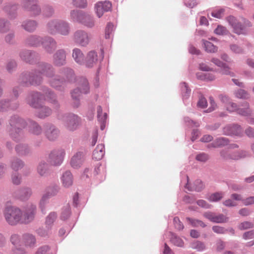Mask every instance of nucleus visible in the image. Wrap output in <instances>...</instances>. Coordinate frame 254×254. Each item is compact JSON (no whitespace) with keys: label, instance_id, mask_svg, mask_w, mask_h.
<instances>
[{"label":"nucleus","instance_id":"1","mask_svg":"<svg viewBox=\"0 0 254 254\" xmlns=\"http://www.w3.org/2000/svg\"><path fill=\"white\" fill-rule=\"evenodd\" d=\"M43 97L38 93H35L28 97L29 104L32 107L37 108V116L40 118H44L51 114V110L46 106H42Z\"/></svg>","mask_w":254,"mask_h":254},{"label":"nucleus","instance_id":"2","mask_svg":"<svg viewBox=\"0 0 254 254\" xmlns=\"http://www.w3.org/2000/svg\"><path fill=\"white\" fill-rule=\"evenodd\" d=\"M3 214L6 222L11 225L21 223L22 211L18 208L7 206L3 211Z\"/></svg>","mask_w":254,"mask_h":254},{"label":"nucleus","instance_id":"3","mask_svg":"<svg viewBox=\"0 0 254 254\" xmlns=\"http://www.w3.org/2000/svg\"><path fill=\"white\" fill-rule=\"evenodd\" d=\"M40 73L42 75H46L48 77H51L53 75V70L51 66L49 64H43L38 69V73L32 77V84H38L40 83L42 77Z\"/></svg>","mask_w":254,"mask_h":254},{"label":"nucleus","instance_id":"4","mask_svg":"<svg viewBox=\"0 0 254 254\" xmlns=\"http://www.w3.org/2000/svg\"><path fill=\"white\" fill-rule=\"evenodd\" d=\"M91 37L86 32L82 30L77 31L74 35V41L81 46H86L89 43Z\"/></svg>","mask_w":254,"mask_h":254},{"label":"nucleus","instance_id":"5","mask_svg":"<svg viewBox=\"0 0 254 254\" xmlns=\"http://www.w3.org/2000/svg\"><path fill=\"white\" fill-rule=\"evenodd\" d=\"M227 21L233 28V32L237 34L246 33L245 27L234 16H229L226 18Z\"/></svg>","mask_w":254,"mask_h":254},{"label":"nucleus","instance_id":"6","mask_svg":"<svg viewBox=\"0 0 254 254\" xmlns=\"http://www.w3.org/2000/svg\"><path fill=\"white\" fill-rule=\"evenodd\" d=\"M225 106L227 110L230 112L237 111L239 114L243 116H249L251 114V111L248 108L249 105L246 102L244 103V108L240 107L238 108L235 103L231 102H228Z\"/></svg>","mask_w":254,"mask_h":254},{"label":"nucleus","instance_id":"7","mask_svg":"<svg viewBox=\"0 0 254 254\" xmlns=\"http://www.w3.org/2000/svg\"><path fill=\"white\" fill-rule=\"evenodd\" d=\"M112 9V3L109 0L98 1L95 5L96 13L98 17L103 16L104 12L109 11Z\"/></svg>","mask_w":254,"mask_h":254},{"label":"nucleus","instance_id":"8","mask_svg":"<svg viewBox=\"0 0 254 254\" xmlns=\"http://www.w3.org/2000/svg\"><path fill=\"white\" fill-rule=\"evenodd\" d=\"M36 213V206L31 204L22 212L21 223H28L33 220Z\"/></svg>","mask_w":254,"mask_h":254},{"label":"nucleus","instance_id":"9","mask_svg":"<svg viewBox=\"0 0 254 254\" xmlns=\"http://www.w3.org/2000/svg\"><path fill=\"white\" fill-rule=\"evenodd\" d=\"M64 155L62 150H54L49 155V161L52 165H59L63 161Z\"/></svg>","mask_w":254,"mask_h":254},{"label":"nucleus","instance_id":"10","mask_svg":"<svg viewBox=\"0 0 254 254\" xmlns=\"http://www.w3.org/2000/svg\"><path fill=\"white\" fill-rule=\"evenodd\" d=\"M75 13L78 14L77 12H72L71 16L73 21L81 22L84 24L85 26L88 27H92L94 25V22L93 18L89 15L86 14H80V16L81 18L78 17H75L73 16V14Z\"/></svg>","mask_w":254,"mask_h":254},{"label":"nucleus","instance_id":"11","mask_svg":"<svg viewBox=\"0 0 254 254\" xmlns=\"http://www.w3.org/2000/svg\"><path fill=\"white\" fill-rule=\"evenodd\" d=\"M79 119L75 115H69L66 117V127L70 131L76 129L79 124Z\"/></svg>","mask_w":254,"mask_h":254},{"label":"nucleus","instance_id":"12","mask_svg":"<svg viewBox=\"0 0 254 254\" xmlns=\"http://www.w3.org/2000/svg\"><path fill=\"white\" fill-rule=\"evenodd\" d=\"M82 91L79 88H76L72 91L71 96L73 99L78 100L81 93L86 94L88 93L89 91L88 83L87 80L85 78L82 79Z\"/></svg>","mask_w":254,"mask_h":254},{"label":"nucleus","instance_id":"13","mask_svg":"<svg viewBox=\"0 0 254 254\" xmlns=\"http://www.w3.org/2000/svg\"><path fill=\"white\" fill-rule=\"evenodd\" d=\"M84 161V155L83 152L76 153L71 158L70 164L73 168H79Z\"/></svg>","mask_w":254,"mask_h":254},{"label":"nucleus","instance_id":"14","mask_svg":"<svg viewBox=\"0 0 254 254\" xmlns=\"http://www.w3.org/2000/svg\"><path fill=\"white\" fill-rule=\"evenodd\" d=\"M10 241L11 243L15 246L16 251L15 252L16 254H24L25 252L21 247L22 243L21 242L19 236L16 234H13L11 236Z\"/></svg>","mask_w":254,"mask_h":254},{"label":"nucleus","instance_id":"15","mask_svg":"<svg viewBox=\"0 0 254 254\" xmlns=\"http://www.w3.org/2000/svg\"><path fill=\"white\" fill-rule=\"evenodd\" d=\"M98 62V56L94 51H90L87 55L85 64L87 67L94 66Z\"/></svg>","mask_w":254,"mask_h":254},{"label":"nucleus","instance_id":"16","mask_svg":"<svg viewBox=\"0 0 254 254\" xmlns=\"http://www.w3.org/2000/svg\"><path fill=\"white\" fill-rule=\"evenodd\" d=\"M105 147L103 144H98L93 152L92 158L95 160H101L104 155Z\"/></svg>","mask_w":254,"mask_h":254},{"label":"nucleus","instance_id":"17","mask_svg":"<svg viewBox=\"0 0 254 254\" xmlns=\"http://www.w3.org/2000/svg\"><path fill=\"white\" fill-rule=\"evenodd\" d=\"M59 130L53 126H50L47 128L46 135L50 140L57 139L59 136Z\"/></svg>","mask_w":254,"mask_h":254},{"label":"nucleus","instance_id":"18","mask_svg":"<svg viewBox=\"0 0 254 254\" xmlns=\"http://www.w3.org/2000/svg\"><path fill=\"white\" fill-rule=\"evenodd\" d=\"M65 63V54L63 50L58 51L54 55V63L57 65H63Z\"/></svg>","mask_w":254,"mask_h":254},{"label":"nucleus","instance_id":"19","mask_svg":"<svg viewBox=\"0 0 254 254\" xmlns=\"http://www.w3.org/2000/svg\"><path fill=\"white\" fill-rule=\"evenodd\" d=\"M63 185L65 188H68L71 186L73 183L72 176L69 171H66L63 175L62 178Z\"/></svg>","mask_w":254,"mask_h":254},{"label":"nucleus","instance_id":"20","mask_svg":"<svg viewBox=\"0 0 254 254\" xmlns=\"http://www.w3.org/2000/svg\"><path fill=\"white\" fill-rule=\"evenodd\" d=\"M187 180L188 183L186 184L185 188L189 190H195L197 191H201L203 188V185L202 182L199 180H196L192 187L190 186V184L189 183V177L187 176Z\"/></svg>","mask_w":254,"mask_h":254},{"label":"nucleus","instance_id":"21","mask_svg":"<svg viewBox=\"0 0 254 254\" xmlns=\"http://www.w3.org/2000/svg\"><path fill=\"white\" fill-rule=\"evenodd\" d=\"M23 243L26 247H33L36 244V239L32 235L25 234L23 236Z\"/></svg>","mask_w":254,"mask_h":254},{"label":"nucleus","instance_id":"22","mask_svg":"<svg viewBox=\"0 0 254 254\" xmlns=\"http://www.w3.org/2000/svg\"><path fill=\"white\" fill-rule=\"evenodd\" d=\"M59 191V188L57 186L49 188L47 190V193L43 195L40 201L41 205L49 196H54L57 194Z\"/></svg>","mask_w":254,"mask_h":254},{"label":"nucleus","instance_id":"23","mask_svg":"<svg viewBox=\"0 0 254 254\" xmlns=\"http://www.w3.org/2000/svg\"><path fill=\"white\" fill-rule=\"evenodd\" d=\"M211 62L218 66L221 67L222 68V72L223 74H230L231 76H233V73L231 72L229 70V67H228L225 64L222 63L219 60L214 58L211 60Z\"/></svg>","mask_w":254,"mask_h":254},{"label":"nucleus","instance_id":"24","mask_svg":"<svg viewBox=\"0 0 254 254\" xmlns=\"http://www.w3.org/2000/svg\"><path fill=\"white\" fill-rule=\"evenodd\" d=\"M72 57L77 63L82 64L84 63V55L80 49H74L73 50Z\"/></svg>","mask_w":254,"mask_h":254},{"label":"nucleus","instance_id":"25","mask_svg":"<svg viewBox=\"0 0 254 254\" xmlns=\"http://www.w3.org/2000/svg\"><path fill=\"white\" fill-rule=\"evenodd\" d=\"M222 155L226 159H232L238 160L247 156V153L245 151H241L239 152L230 153L229 155H225L222 153Z\"/></svg>","mask_w":254,"mask_h":254},{"label":"nucleus","instance_id":"26","mask_svg":"<svg viewBox=\"0 0 254 254\" xmlns=\"http://www.w3.org/2000/svg\"><path fill=\"white\" fill-rule=\"evenodd\" d=\"M58 32L62 35H67L69 33V27L67 23L59 21L58 26Z\"/></svg>","mask_w":254,"mask_h":254},{"label":"nucleus","instance_id":"27","mask_svg":"<svg viewBox=\"0 0 254 254\" xmlns=\"http://www.w3.org/2000/svg\"><path fill=\"white\" fill-rule=\"evenodd\" d=\"M58 21H52L48 23L47 24V31L51 34H54L58 32Z\"/></svg>","mask_w":254,"mask_h":254},{"label":"nucleus","instance_id":"28","mask_svg":"<svg viewBox=\"0 0 254 254\" xmlns=\"http://www.w3.org/2000/svg\"><path fill=\"white\" fill-rule=\"evenodd\" d=\"M26 7L32 11L34 14H38L40 12V9L37 5L35 0L28 1L26 3Z\"/></svg>","mask_w":254,"mask_h":254},{"label":"nucleus","instance_id":"29","mask_svg":"<svg viewBox=\"0 0 254 254\" xmlns=\"http://www.w3.org/2000/svg\"><path fill=\"white\" fill-rule=\"evenodd\" d=\"M243 238L246 240H252L247 243L248 246H252L254 245V232L252 231L245 232L243 235Z\"/></svg>","mask_w":254,"mask_h":254},{"label":"nucleus","instance_id":"30","mask_svg":"<svg viewBox=\"0 0 254 254\" xmlns=\"http://www.w3.org/2000/svg\"><path fill=\"white\" fill-rule=\"evenodd\" d=\"M197 77L201 80L211 81L214 79L215 76L210 73L199 72L197 74Z\"/></svg>","mask_w":254,"mask_h":254},{"label":"nucleus","instance_id":"31","mask_svg":"<svg viewBox=\"0 0 254 254\" xmlns=\"http://www.w3.org/2000/svg\"><path fill=\"white\" fill-rule=\"evenodd\" d=\"M21 58L26 62H30L33 58V54L28 50L22 51L20 54Z\"/></svg>","mask_w":254,"mask_h":254},{"label":"nucleus","instance_id":"32","mask_svg":"<svg viewBox=\"0 0 254 254\" xmlns=\"http://www.w3.org/2000/svg\"><path fill=\"white\" fill-rule=\"evenodd\" d=\"M203 43L205 50L207 52L214 53L217 51V48L211 42L203 40Z\"/></svg>","mask_w":254,"mask_h":254},{"label":"nucleus","instance_id":"33","mask_svg":"<svg viewBox=\"0 0 254 254\" xmlns=\"http://www.w3.org/2000/svg\"><path fill=\"white\" fill-rule=\"evenodd\" d=\"M43 44L48 52H51L50 48L54 49L56 48V42L51 38H48Z\"/></svg>","mask_w":254,"mask_h":254},{"label":"nucleus","instance_id":"34","mask_svg":"<svg viewBox=\"0 0 254 254\" xmlns=\"http://www.w3.org/2000/svg\"><path fill=\"white\" fill-rule=\"evenodd\" d=\"M36 23L34 21H27L23 23L22 26L24 28L28 31H31L35 29L36 27Z\"/></svg>","mask_w":254,"mask_h":254},{"label":"nucleus","instance_id":"35","mask_svg":"<svg viewBox=\"0 0 254 254\" xmlns=\"http://www.w3.org/2000/svg\"><path fill=\"white\" fill-rule=\"evenodd\" d=\"M40 41L39 37L32 36L27 39V43L31 46H37L40 44Z\"/></svg>","mask_w":254,"mask_h":254},{"label":"nucleus","instance_id":"36","mask_svg":"<svg viewBox=\"0 0 254 254\" xmlns=\"http://www.w3.org/2000/svg\"><path fill=\"white\" fill-rule=\"evenodd\" d=\"M37 171L40 175H45L48 172L47 165L45 163H40L38 166Z\"/></svg>","mask_w":254,"mask_h":254},{"label":"nucleus","instance_id":"37","mask_svg":"<svg viewBox=\"0 0 254 254\" xmlns=\"http://www.w3.org/2000/svg\"><path fill=\"white\" fill-rule=\"evenodd\" d=\"M170 241L172 243L176 246L182 247L184 246V242L183 240L175 235H172Z\"/></svg>","mask_w":254,"mask_h":254},{"label":"nucleus","instance_id":"38","mask_svg":"<svg viewBox=\"0 0 254 254\" xmlns=\"http://www.w3.org/2000/svg\"><path fill=\"white\" fill-rule=\"evenodd\" d=\"M187 219L193 227L200 226L201 227H205L206 226L204 222L199 220L190 218H187Z\"/></svg>","mask_w":254,"mask_h":254},{"label":"nucleus","instance_id":"39","mask_svg":"<svg viewBox=\"0 0 254 254\" xmlns=\"http://www.w3.org/2000/svg\"><path fill=\"white\" fill-rule=\"evenodd\" d=\"M70 214V207L69 205H66L63 209L61 218L63 220L67 219Z\"/></svg>","mask_w":254,"mask_h":254},{"label":"nucleus","instance_id":"40","mask_svg":"<svg viewBox=\"0 0 254 254\" xmlns=\"http://www.w3.org/2000/svg\"><path fill=\"white\" fill-rule=\"evenodd\" d=\"M191 248L197 250L198 251H202L205 249V246L204 243L196 241L192 244Z\"/></svg>","mask_w":254,"mask_h":254},{"label":"nucleus","instance_id":"41","mask_svg":"<svg viewBox=\"0 0 254 254\" xmlns=\"http://www.w3.org/2000/svg\"><path fill=\"white\" fill-rule=\"evenodd\" d=\"M19 193L20 198L22 200H24L30 196L31 191L29 189L26 188L21 190Z\"/></svg>","mask_w":254,"mask_h":254},{"label":"nucleus","instance_id":"42","mask_svg":"<svg viewBox=\"0 0 254 254\" xmlns=\"http://www.w3.org/2000/svg\"><path fill=\"white\" fill-rule=\"evenodd\" d=\"M16 151L21 154V155H25L28 152V149L27 146L25 145H18L16 147Z\"/></svg>","mask_w":254,"mask_h":254},{"label":"nucleus","instance_id":"43","mask_svg":"<svg viewBox=\"0 0 254 254\" xmlns=\"http://www.w3.org/2000/svg\"><path fill=\"white\" fill-rule=\"evenodd\" d=\"M223 196V194L222 193L216 192L211 194L209 197L208 199L210 201H217L220 200Z\"/></svg>","mask_w":254,"mask_h":254},{"label":"nucleus","instance_id":"44","mask_svg":"<svg viewBox=\"0 0 254 254\" xmlns=\"http://www.w3.org/2000/svg\"><path fill=\"white\" fill-rule=\"evenodd\" d=\"M227 221V218L223 214H219L218 215H214L213 222L215 223H224Z\"/></svg>","mask_w":254,"mask_h":254},{"label":"nucleus","instance_id":"45","mask_svg":"<svg viewBox=\"0 0 254 254\" xmlns=\"http://www.w3.org/2000/svg\"><path fill=\"white\" fill-rule=\"evenodd\" d=\"M254 226L253 224L249 221H245L241 223L239 226V228L241 230L248 229L249 228H253Z\"/></svg>","mask_w":254,"mask_h":254},{"label":"nucleus","instance_id":"46","mask_svg":"<svg viewBox=\"0 0 254 254\" xmlns=\"http://www.w3.org/2000/svg\"><path fill=\"white\" fill-rule=\"evenodd\" d=\"M228 140L223 137L219 138L216 140L215 141V147H218L220 146H223L227 145L228 144Z\"/></svg>","mask_w":254,"mask_h":254},{"label":"nucleus","instance_id":"47","mask_svg":"<svg viewBox=\"0 0 254 254\" xmlns=\"http://www.w3.org/2000/svg\"><path fill=\"white\" fill-rule=\"evenodd\" d=\"M224 12L223 9H217L211 12V15L217 18H221L224 15Z\"/></svg>","mask_w":254,"mask_h":254},{"label":"nucleus","instance_id":"48","mask_svg":"<svg viewBox=\"0 0 254 254\" xmlns=\"http://www.w3.org/2000/svg\"><path fill=\"white\" fill-rule=\"evenodd\" d=\"M50 83L52 86L55 88L61 86L63 83V80L57 79L56 77L52 78L50 80Z\"/></svg>","mask_w":254,"mask_h":254},{"label":"nucleus","instance_id":"49","mask_svg":"<svg viewBox=\"0 0 254 254\" xmlns=\"http://www.w3.org/2000/svg\"><path fill=\"white\" fill-rule=\"evenodd\" d=\"M57 214L55 212L51 213L47 217L46 223L47 225H51L56 219Z\"/></svg>","mask_w":254,"mask_h":254},{"label":"nucleus","instance_id":"50","mask_svg":"<svg viewBox=\"0 0 254 254\" xmlns=\"http://www.w3.org/2000/svg\"><path fill=\"white\" fill-rule=\"evenodd\" d=\"M182 90L183 92V97L184 98H187L190 94V90L186 83H184L183 84Z\"/></svg>","mask_w":254,"mask_h":254},{"label":"nucleus","instance_id":"51","mask_svg":"<svg viewBox=\"0 0 254 254\" xmlns=\"http://www.w3.org/2000/svg\"><path fill=\"white\" fill-rule=\"evenodd\" d=\"M114 25L112 23H109L105 29V38L108 39L110 38V35L113 30Z\"/></svg>","mask_w":254,"mask_h":254},{"label":"nucleus","instance_id":"52","mask_svg":"<svg viewBox=\"0 0 254 254\" xmlns=\"http://www.w3.org/2000/svg\"><path fill=\"white\" fill-rule=\"evenodd\" d=\"M214 32L218 35H224L227 34L228 31L225 27L221 25H218L215 29Z\"/></svg>","mask_w":254,"mask_h":254},{"label":"nucleus","instance_id":"53","mask_svg":"<svg viewBox=\"0 0 254 254\" xmlns=\"http://www.w3.org/2000/svg\"><path fill=\"white\" fill-rule=\"evenodd\" d=\"M74 5L79 7H84L87 5L86 0H73Z\"/></svg>","mask_w":254,"mask_h":254},{"label":"nucleus","instance_id":"54","mask_svg":"<svg viewBox=\"0 0 254 254\" xmlns=\"http://www.w3.org/2000/svg\"><path fill=\"white\" fill-rule=\"evenodd\" d=\"M175 227L176 229L181 230L184 228V226L182 223L180 221L178 217H175L173 220Z\"/></svg>","mask_w":254,"mask_h":254},{"label":"nucleus","instance_id":"55","mask_svg":"<svg viewBox=\"0 0 254 254\" xmlns=\"http://www.w3.org/2000/svg\"><path fill=\"white\" fill-rule=\"evenodd\" d=\"M23 166V163L19 160H16L13 161L12 163V167L15 170H17L21 168Z\"/></svg>","mask_w":254,"mask_h":254},{"label":"nucleus","instance_id":"56","mask_svg":"<svg viewBox=\"0 0 254 254\" xmlns=\"http://www.w3.org/2000/svg\"><path fill=\"white\" fill-rule=\"evenodd\" d=\"M97 113H98V118L99 120L101 122H104V121L106 119L107 115L105 114L103 116L102 115V109L101 106H99L97 108Z\"/></svg>","mask_w":254,"mask_h":254},{"label":"nucleus","instance_id":"57","mask_svg":"<svg viewBox=\"0 0 254 254\" xmlns=\"http://www.w3.org/2000/svg\"><path fill=\"white\" fill-rule=\"evenodd\" d=\"M236 96L239 98H247L248 95L245 90L240 89L236 93Z\"/></svg>","mask_w":254,"mask_h":254},{"label":"nucleus","instance_id":"58","mask_svg":"<svg viewBox=\"0 0 254 254\" xmlns=\"http://www.w3.org/2000/svg\"><path fill=\"white\" fill-rule=\"evenodd\" d=\"M212 230L215 233L217 234H224L226 231V230L224 228L219 226H213Z\"/></svg>","mask_w":254,"mask_h":254},{"label":"nucleus","instance_id":"59","mask_svg":"<svg viewBox=\"0 0 254 254\" xmlns=\"http://www.w3.org/2000/svg\"><path fill=\"white\" fill-rule=\"evenodd\" d=\"M196 203L198 205L204 208H209L211 207V205L209 204L206 201L202 199L197 200Z\"/></svg>","mask_w":254,"mask_h":254},{"label":"nucleus","instance_id":"60","mask_svg":"<svg viewBox=\"0 0 254 254\" xmlns=\"http://www.w3.org/2000/svg\"><path fill=\"white\" fill-rule=\"evenodd\" d=\"M197 106L201 108H205L207 106L206 99L204 97L200 98L197 103Z\"/></svg>","mask_w":254,"mask_h":254},{"label":"nucleus","instance_id":"61","mask_svg":"<svg viewBox=\"0 0 254 254\" xmlns=\"http://www.w3.org/2000/svg\"><path fill=\"white\" fill-rule=\"evenodd\" d=\"M243 203L245 205H249L254 204V196H250L243 200Z\"/></svg>","mask_w":254,"mask_h":254},{"label":"nucleus","instance_id":"62","mask_svg":"<svg viewBox=\"0 0 254 254\" xmlns=\"http://www.w3.org/2000/svg\"><path fill=\"white\" fill-rule=\"evenodd\" d=\"M241 128L238 125H234L232 127V133L235 135H239L241 132Z\"/></svg>","mask_w":254,"mask_h":254},{"label":"nucleus","instance_id":"63","mask_svg":"<svg viewBox=\"0 0 254 254\" xmlns=\"http://www.w3.org/2000/svg\"><path fill=\"white\" fill-rule=\"evenodd\" d=\"M208 159V156L204 153L200 154L196 156V159L198 161L205 162Z\"/></svg>","mask_w":254,"mask_h":254},{"label":"nucleus","instance_id":"64","mask_svg":"<svg viewBox=\"0 0 254 254\" xmlns=\"http://www.w3.org/2000/svg\"><path fill=\"white\" fill-rule=\"evenodd\" d=\"M223 204L226 206L228 207H233V206H236L237 205V203L232 200V199H228L227 200H226L223 202Z\"/></svg>","mask_w":254,"mask_h":254}]
</instances>
